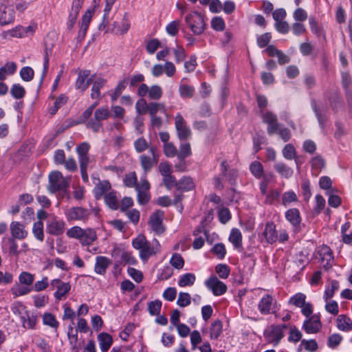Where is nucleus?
I'll list each match as a JSON object with an SVG mask.
<instances>
[{
	"instance_id": "a19ab883",
	"label": "nucleus",
	"mask_w": 352,
	"mask_h": 352,
	"mask_svg": "<svg viewBox=\"0 0 352 352\" xmlns=\"http://www.w3.org/2000/svg\"><path fill=\"white\" fill-rule=\"evenodd\" d=\"M195 185L190 177H184L177 183V187L179 190L189 191L195 188Z\"/></svg>"
},
{
	"instance_id": "8fccbe9b",
	"label": "nucleus",
	"mask_w": 352,
	"mask_h": 352,
	"mask_svg": "<svg viewBox=\"0 0 352 352\" xmlns=\"http://www.w3.org/2000/svg\"><path fill=\"white\" fill-rule=\"evenodd\" d=\"M222 332V323L219 320H216L211 324L210 329V338L217 339Z\"/></svg>"
},
{
	"instance_id": "ddd939ff",
	"label": "nucleus",
	"mask_w": 352,
	"mask_h": 352,
	"mask_svg": "<svg viewBox=\"0 0 352 352\" xmlns=\"http://www.w3.org/2000/svg\"><path fill=\"white\" fill-rule=\"evenodd\" d=\"M303 322L302 329L309 334L316 333L322 328L320 318L318 315H313L309 317Z\"/></svg>"
},
{
	"instance_id": "603ef678",
	"label": "nucleus",
	"mask_w": 352,
	"mask_h": 352,
	"mask_svg": "<svg viewBox=\"0 0 352 352\" xmlns=\"http://www.w3.org/2000/svg\"><path fill=\"white\" fill-rule=\"evenodd\" d=\"M283 157L287 160H294L296 157V151L294 146L291 144H286L282 151Z\"/></svg>"
},
{
	"instance_id": "0eeeda50",
	"label": "nucleus",
	"mask_w": 352,
	"mask_h": 352,
	"mask_svg": "<svg viewBox=\"0 0 352 352\" xmlns=\"http://www.w3.org/2000/svg\"><path fill=\"white\" fill-rule=\"evenodd\" d=\"M14 5L13 1H3L0 5V25H6L14 19Z\"/></svg>"
},
{
	"instance_id": "c756f323",
	"label": "nucleus",
	"mask_w": 352,
	"mask_h": 352,
	"mask_svg": "<svg viewBox=\"0 0 352 352\" xmlns=\"http://www.w3.org/2000/svg\"><path fill=\"white\" fill-rule=\"evenodd\" d=\"M97 239L95 230L91 228L85 229L83 234L80 239V242L82 245H89Z\"/></svg>"
},
{
	"instance_id": "aec40b11",
	"label": "nucleus",
	"mask_w": 352,
	"mask_h": 352,
	"mask_svg": "<svg viewBox=\"0 0 352 352\" xmlns=\"http://www.w3.org/2000/svg\"><path fill=\"white\" fill-rule=\"evenodd\" d=\"M51 286L56 289L54 296L56 299L60 300L70 290V285L62 282L60 279H54L51 282Z\"/></svg>"
},
{
	"instance_id": "7ed1b4c3",
	"label": "nucleus",
	"mask_w": 352,
	"mask_h": 352,
	"mask_svg": "<svg viewBox=\"0 0 352 352\" xmlns=\"http://www.w3.org/2000/svg\"><path fill=\"white\" fill-rule=\"evenodd\" d=\"M185 21L194 34L201 35L205 30V20L199 12H194L186 15Z\"/></svg>"
},
{
	"instance_id": "a878e982",
	"label": "nucleus",
	"mask_w": 352,
	"mask_h": 352,
	"mask_svg": "<svg viewBox=\"0 0 352 352\" xmlns=\"http://www.w3.org/2000/svg\"><path fill=\"white\" fill-rule=\"evenodd\" d=\"M98 342L100 350L102 352H107L113 344L112 337L107 333H100L97 336Z\"/></svg>"
},
{
	"instance_id": "f03ea898",
	"label": "nucleus",
	"mask_w": 352,
	"mask_h": 352,
	"mask_svg": "<svg viewBox=\"0 0 352 352\" xmlns=\"http://www.w3.org/2000/svg\"><path fill=\"white\" fill-rule=\"evenodd\" d=\"M70 177H64L59 171H53L49 175L48 190L54 193L58 190H63L69 186Z\"/></svg>"
},
{
	"instance_id": "5701e85b",
	"label": "nucleus",
	"mask_w": 352,
	"mask_h": 352,
	"mask_svg": "<svg viewBox=\"0 0 352 352\" xmlns=\"http://www.w3.org/2000/svg\"><path fill=\"white\" fill-rule=\"evenodd\" d=\"M90 72L89 70L81 71L79 72L76 82V88L81 91H85L90 84L91 79L89 78Z\"/></svg>"
},
{
	"instance_id": "052dcab7",
	"label": "nucleus",
	"mask_w": 352,
	"mask_h": 352,
	"mask_svg": "<svg viewBox=\"0 0 352 352\" xmlns=\"http://www.w3.org/2000/svg\"><path fill=\"white\" fill-rule=\"evenodd\" d=\"M43 322L45 325H48L52 328H56L58 326V322L55 316L50 313H45L43 316Z\"/></svg>"
},
{
	"instance_id": "6e6d98bb",
	"label": "nucleus",
	"mask_w": 352,
	"mask_h": 352,
	"mask_svg": "<svg viewBox=\"0 0 352 352\" xmlns=\"http://www.w3.org/2000/svg\"><path fill=\"white\" fill-rule=\"evenodd\" d=\"M191 153L190 144V143L186 142L180 145L177 157L179 160H184L186 157L190 156Z\"/></svg>"
},
{
	"instance_id": "423d86ee",
	"label": "nucleus",
	"mask_w": 352,
	"mask_h": 352,
	"mask_svg": "<svg viewBox=\"0 0 352 352\" xmlns=\"http://www.w3.org/2000/svg\"><path fill=\"white\" fill-rule=\"evenodd\" d=\"M289 303L296 307L301 309L302 314L309 317L312 315L313 307L309 302H306V296L302 293H297L292 296L289 300Z\"/></svg>"
},
{
	"instance_id": "4be33fe9",
	"label": "nucleus",
	"mask_w": 352,
	"mask_h": 352,
	"mask_svg": "<svg viewBox=\"0 0 352 352\" xmlns=\"http://www.w3.org/2000/svg\"><path fill=\"white\" fill-rule=\"evenodd\" d=\"M130 21L126 14L120 21H114L111 31L116 34H124L130 28Z\"/></svg>"
},
{
	"instance_id": "6ab92c4d",
	"label": "nucleus",
	"mask_w": 352,
	"mask_h": 352,
	"mask_svg": "<svg viewBox=\"0 0 352 352\" xmlns=\"http://www.w3.org/2000/svg\"><path fill=\"white\" fill-rule=\"evenodd\" d=\"M263 120L267 124V133L270 135L275 133L278 129L276 116L271 111L263 114Z\"/></svg>"
},
{
	"instance_id": "7c9ffc66",
	"label": "nucleus",
	"mask_w": 352,
	"mask_h": 352,
	"mask_svg": "<svg viewBox=\"0 0 352 352\" xmlns=\"http://www.w3.org/2000/svg\"><path fill=\"white\" fill-rule=\"evenodd\" d=\"M10 230L13 237L22 239L27 236V232L25 230L23 225L17 221H13L10 224Z\"/></svg>"
},
{
	"instance_id": "09e8293b",
	"label": "nucleus",
	"mask_w": 352,
	"mask_h": 352,
	"mask_svg": "<svg viewBox=\"0 0 352 352\" xmlns=\"http://www.w3.org/2000/svg\"><path fill=\"white\" fill-rule=\"evenodd\" d=\"M302 334L301 331L296 327L292 326L289 329L288 341L290 342L297 343L302 338Z\"/></svg>"
},
{
	"instance_id": "4d7b16f0",
	"label": "nucleus",
	"mask_w": 352,
	"mask_h": 352,
	"mask_svg": "<svg viewBox=\"0 0 352 352\" xmlns=\"http://www.w3.org/2000/svg\"><path fill=\"white\" fill-rule=\"evenodd\" d=\"M324 301L326 302L325 310L332 315H338V314L339 313L338 303L336 300L331 299Z\"/></svg>"
},
{
	"instance_id": "de8ad7c7",
	"label": "nucleus",
	"mask_w": 352,
	"mask_h": 352,
	"mask_svg": "<svg viewBox=\"0 0 352 352\" xmlns=\"http://www.w3.org/2000/svg\"><path fill=\"white\" fill-rule=\"evenodd\" d=\"M10 94L15 99H21L25 96V90L21 85L14 84L10 89Z\"/></svg>"
},
{
	"instance_id": "473e14b6",
	"label": "nucleus",
	"mask_w": 352,
	"mask_h": 352,
	"mask_svg": "<svg viewBox=\"0 0 352 352\" xmlns=\"http://www.w3.org/2000/svg\"><path fill=\"white\" fill-rule=\"evenodd\" d=\"M229 241L234 245V248L239 249L242 246V234L237 228H233L229 236Z\"/></svg>"
},
{
	"instance_id": "69168bd1",
	"label": "nucleus",
	"mask_w": 352,
	"mask_h": 352,
	"mask_svg": "<svg viewBox=\"0 0 352 352\" xmlns=\"http://www.w3.org/2000/svg\"><path fill=\"white\" fill-rule=\"evenodd\" d=\"M251 173L257 178H260L263 173L262 164L259 162H254L250 164Z\"/></svg>"
},
{
	"instance_id": "f704fd0d",
	"label": "nucleus",
	"mask_w": 352,
	"mask_h": 352,
	"mask_svg": "<svg viewBox=\"0 0 352 352\" xmlns=\"http://www.w3.org/2000/svg\"><path fill=\"white\" fill-rule=\"evenodd\" d=\"M285 217L293 226H298L301 221L300 212L296 208L288 210L285 213Z\"/></svg>"
},
{
	"instance_id": "f257e3e1",
	"label": "nucleus",
	"mask_w": 352,
	"mask_h": 352,
	"mask_svg": "<svg viewBox=\"0 0 352 352\" xmlns=\"http://www.w3.org/2000/svg\"><path fill=\"white\" fill-rule=\"evenodd\" d=\"M133 246L139 250V256L142 261H147L151 256L160 252V245L157 240L149 242L144 235H138L133 240Z\"/></svg>"
},
{
	"instance_id": "9d476101",
	"label": "nucleus",
	"mask_w": 352,
	"mask_h": 352,
	"mask_svg": "<svg viewBox=\"0 0 352 352\" xmlns=\"http://www.w3.org/2000/svg\"><path fill=\"white\" fill-rule=\"evenodd\" d=\"M135 190L138 193V201L140 205L146 204L150 200V184L145 179L142 178L136 185Z\"/></svg>"
},
{
	"instance_id": "0e129e2a",
	"label": "nucleus",
	"mask_w": 352,
	"mask_h": 352,
	"mask_svg": "<svg viewBox=\"0 0 352 352\" xmlns=\"http://www.w3.org/2000/svg\"><path fill=\"white\" fill-rule=\"evenodd\" d=\"M84 230L79 226H74L67 231V236L71 239H76L80 240Z\"/></svg>"
},
{
	"instance_id": "3c124183",
	"label": "nucleus",
	"mask_w": 352,
	"mask_h": 352,
	"mask_svg": "<svg viewBox=\"0 0 352 352\" xmlns=\"http://www.w3.org/2000/svg\"><path fill=\"white\" fill-rule=\"evenodd\" d=\"M32 232L34 236L40 241H43L44 239L43 224L41 221L34 223Z\"/></svg>"
},
{
	"instance_id": "e433bc0d",
	"label": "nucleus",
	"mask_w": 352,
	"mask_h": 352,
	"mask_svg": "<svg viewBox=\"0 0 352 352\" xmlns=\"http://www.w3.org/2000/svg\"><path fill=\"white\" fill-rule=\"evenodd\" d=\"M106 80L102 78H98L95 80L94 82L92 88H91V97L93 99L99 98L100 96V90L101 88H102L104 85L106 84Z\"/></svg>"
},
{
	"instance_id": "13d9d810",
	"label": "nucleus",
	"mask_w": 352,
	"mask_h": 352,
	"mask_svg": "<svg viewBox=\"0 0 352 352\" xmlns=\"http://www.w3.org/2000/svg\"><path fill=\"white\" fill-rule=\"evenodd\" d=\"M298 201V197L296 194L292 190L287 191L283 194L282 201L283 204L287 206L293 202Z\"/></svg>"
},
{
	"instance_id": "2f4dec72",
	"label": "nucleus",
	"mask_w": 352,
	"mask_h": 352,
	"mask_svg": "<svg viewBox=\"0 0 352 352\" xmlns=\"http://www.w3.org/2000/svg\"><path fill=\"white\" fill-rule=\"evenodd\" d=\"M22 26L17 25L12 29L3 31L1 34V36L2 38L6 40H10L12 38H22Z\"/></svg>"
},
{
	"instance_id": "49530a36",
	"label": "nucleus",
	"mask_w": 352,
	"mask_h": 352,
	"mask_svg": "<svg viewBox=\"0 0 352 352\" xmlns=\"http://www.w3.org/2000/svg\"><path fill=\"white\" fill-rule=\"evenodd\" d=\"M179 95L183 98H190L194 95L195 89L192 86L182 84L179 88Z\"/></svg>"
},
{
	"instance_id": "f8f14e48",
	"label": "nucleus",
	"mask_w": 352,
	"mask_h": 352,
	"mask_svg": "<svg viewBox=\"0 0 352 352\" xmlns=\"http://www.w3.org/2000/svg\"><path fill=\"white\" fill-rule=\"evenodd\" d=\"M149 152L151 153L150 156L146 155H141L140 156V165L145 173L149 172L158 162L156 149L152 146L150 148Z\"/></svg>"
},
{
	"instance_id": "393cba45",
	"label": "nucleus",
	"mask_w": 352,
	"mask_h": 352,
	"mask_svg": "<svg viewBox=\"0 0 352 352\" xmlns=\"http://www.w3.org/2000/svg\"><path fill=\"white\" fill-rule=\"evenodd\" d=\"M110 263L111 261L107 257L102 256H97L94 266L95 272L98 274H104Z\"/></svg>"
},
{
	"instance_id": "39448f33",
	"label": "nucleus",
	"mask_w": 352,
	"mask_h": 352,
	"mask_svg": "<svg viewBox=\"0 0 352 352\" xmlns=\"http://www.w3.org/2000/svg\"><path fill=\"white\" fill-rule=\"evenodd\" d=\"M111 116V113L107 106L97 109L91 118L87 123V126L93 131L98 132L102 127V122L107 120Z\"/></svg>"
},
{
	"instance_id": "5fc2aeb1",
	"label": "nucleus",
	"mask_w": 352,
	"mask_h": 352,
	"mask_svg": "<svg viewBox=\"0 0 352 352\" xmlns=\"http://www.w3.org/2000/svg\"><path fill=\"white\" fill-rule=\"evenodd\" d=\"M148 142L143 138H140L134 142V148L138 153H142L151 148Z\"/></svg>"
},
{
	"instance_id": "6e6552de",
	"label": "nucleus",
	"mask_w": 352,
	"mask_h": 352,
	"mask_svg": "<svg viewBox=\"0 0 352 352\" xmlns=\"http://www.w3.org/2000/svg\"><path fill=\"white\" fill-rule=\"evenodd\" d=\"M137 93L141 97L148 95V97L151 100H159L162 96L163 89L158 85L148 87L147 85L142 83L138 87Z\"/></svg>"
},
{
	"instance_id": "338daca9",
	"label": "nucleus",
	"mask_w": 352,
	"mask_h": 352,
	"mask_svg": "<svg viewBox=\"0 0 352 352\" xmlns=\"http://www.w3.org/2000/svg\"><path fill=\"white\" fill-rule=\"evenodd\" d=\"M215 272L221 278H227L230 275V268L226 264H218L215 267Z\"/></svg>"
},
{
	"instance_id": "2eb2a0df",
	"label": "nucleus",
	"mask_w": 352,
	"mask_h": 352,
	"mask_svg": "<svg viewBox=\"0 0 352 352\" xmlns=\"http://www.w3.org/2000/svg\"><path fill=\"white\" fill-rule=\"evenodd\" d=\"M65 230V223L64 221L54 218L48 221L46 226V232L54 236L61 235Z\"/></svg>"
},
{
	"instance_id": "c9c22d12",
	"label": "nucleus",
	"mask_w": 352,
	"mask_h": 352,
	"mask_svg": "<svg viewBox=\"0 0 352 352\" xmlns=\"http://www.w3.org/2000/svg\"><path fill=\"white\" fill-rule=\"evenodd\" d=\"M16 69L14 63H7L0 68V81L5 80L8 76L12 75Z\"/></svg>"
},
{
	"instance_id": "cd10ccee",
	"label": "nucleus",
	"mask_w": 352,
	"mask_h": 352,
	"mask_svg": "<svg viewBox=\"0 0 352 352\" xmlns=\"http://www.w3.org/2000/svg\"><path fill=\"white\" fill-rule=\"evenodd\" d=\"M20 320L22 326L25 329H34L37 322L36 316L28 311L20 318Z\"/></svg>"
},
{
	"instance_id": "4468645a",
	"label": "nucleus",
	"mask_w": 352,
	"mask_h": 352,
	"mask_svg": "<svg viewBox=\"0 0 352 352\" xmlns=\"http://www.w3.org/2000/svg\"><path fill=\"white\" fill-rule=\"evenodd\" d=\"M318 256L323 263L324 268L329 269L332 266L333 256V252L329 246L323 245L319 247L318 250Z\"/></svg>"
},
{
	"instance_id": "774afa93",
	"label": "nucleus",
	"mask_w": 352,
	"mask_h": 352,
	"mask_svg": "<svg viewBox=\"0 0 352 352\" xmlns=\"http://www.w3.org/2000/svg\"><path fill=\"white\" fill-rule=\"evenodd\" d=\"M301 344L309 352H315L318 349V344L315 340H302Z\"/></svg>"
},
{
	"instance_id": "ea45409f",
	"label": "nucleus",
	"mask_w": 352,
	"mask_h": 352,
	"mask_svg": "<svg viewBox=\"0 0 352 352\" xmlns=\"http://www.w3.org/2000/svg\"><path fill=\"white\" fill-rule=\"evenodd\" d=\"M10 291L14 297H18L29 294L32 289L21 284L16 283L12 286Z\"/></svg>"
},
{
	"instance_id": "1a4fd4ad",
	"label": "nucleus",
	"mask_w": 352,
	"mask_h": 352,
	"mask_svg": "<svg viewBox=\"0 0 352 352\" xmlns=\"http://www.w3.org/2000/svg\"><path fill=\"white\" fill-rule=\"evenodd\" d=\"M175 126L179 140H184L190 138L191 130L187 126L186 120L180 113H177L175 118Z\"/></svg>"
},
{
	"instance_id": "9b49d317",
	"label": "nucleus",
	"mask_w": 352,
	"mask_h": 352,
	"mask_svg": "<svg viewBox=\"0 0 352 352\" xmlns=\"http://www.w3.org/2000/svg\"><path fill=\"white\" fill-rule=\"evenodd\" d=\"M206 287L210 290L214 296H221L227 291V286L216 276H210L204 283Z\"/></svg>"
},
{
	"instance_id": "b1692460",
	"label": "nucleus",
	"mask_w": 352,
	"mask_h": 352,
	"mask_svg": "<svg viewBox=\"0 0 352 352\" xmlns=\"http://www.w3.org/2000/svg\"><path fill=\"white\" fill-rule=\"evenodd\" d=\"M263 236L269 243H273L275 242L278 236L276 231L275 225L272 222H268L265 225L264 232H263Z\"/></svg>"
},
{
	"instance_id": "bf43d9fd",
	"label": "nucleus",
	"mask_w": 352,
	"mask_h": 352,
	"mask_svg": "<svg viewBox=\"0 0 352 352\" xmlns=\"http://www.w3.org/2000/svg\"><path fill=\"white\" fill-rule=\"evenodd\" d=\"M137 176L135 172H131L124 175L123 179L124 184L129 188L135 187L137 184Z\"/></svg>"
},
{
	"instance_id": "c85d7f7f",
	"label": "nucleus",
	"mask_w": 352,
	"mask_h": 352,
	"mask_svg": "<svg viewBox=\"0 0 352 352\" xmlns=\"http://www.w3.org/2000/svg\"><path fill=\"white\" fill-rule=\"evenodd\" d=\"M337 327L342 331L348 332L352 329V320L345 315H340L336 319Z\"/></svg>"
},
{
	"instance_id": "a18cd8bd",
	"label": "nucleus",
	"mask_w": 352,
	"mask_h": 352,
	"mask_svg": "<svg viewBox=\"0 0 352 352\" xmlns=\"http://www.w3.org/2000/svg\"><path fill=\"white\" fill-rule=\"evenodd\" d=\"M180 21L174 20L167 24L166 26V32L170 36H176L180 28Z\"/></svg>"
},
{
	"instance_id": "bb28decb",
	"label": "nucleus",
	"mask_w": 352,
	"mask_h": 352,
	"mask_svg": "<svg viewBox=\"0 0 352 352\" xmlns=\"http://www.w3.org/2000/svg\"><path fill=\"white\" fill-rule=\"evenodd\" d=\"M111 184L107 181L99 182L94 189V193L96 199H99L102 197H105V194L109 192L111 190Z\"/></svg>"
},
{
	"instance_id": "4c0bfd02",
	"label": "nucleus",
	"mask_w": 352,
	"mask_h": 352,
	"mask_svg": "<svg viewBox=\"0 0 352 352\" xmlns=\"http://www.w3.org/2000/svg\"><path fill=\"white\" fill-rule=\"evenodd\" d=\"M339 289V283L337 280H333L329 283V285L326 287L323 299L324 300H327L331 299L333 296L335 292Z\"/></svg>"
},
{
	"instance_id": "72a5a7b5",
	"label": "nucleus",
	"mask_w": 352,
	"mask_h": 352,
	"mask_svg": "<svg viewBox=\"0 0 352 352\" xmlns=\"http://www.w3.org/2000/svg\"><path fill=\"white\" fill-rule=\"evenodd\" d=\"M274 169L280 176L287 179L291 177L294 173L293 169L283 162L276 163Z\"/></svg>"
},
{
	"instance_id": "864d4df0",
	"label": "nucleus",
	"mask_w": 352,
	"mask_h": 352,
	"mask_svg": "<svg viewBox=\"0 0 352 352\" xmlns=\"http://www.w3.org/2000/svg\"><path fill=\"white\" fill-rule=\"evenodd\" d=\"M169 262L170 264L177 270H182L184 265V258L177 253H175L172 255Z\"/></svg>"
},
{
	"instance_id": "c03bdc74",
	"label": "nucleus",
	"mask_w": 352,
	"mask_h": 352,
	"mask_svg": "<svg viewBox=\"0 0 352 352\" xmlns=\"http://www.w3.org/2000/svg\"><path fill=\"white\" fill-rule=\"evenodd\" d=\"M311 164L313 171L316 175L324 167V160L321 156H316L311 160Z\"/></svg>"
},
{
	"instance_id": "dca6fc26",
	"label": "nucleus",
	"mask_w": 352,
	"mask_h": 352,
	"mask_svg": "<svg viewBox=\"0 0 352 352\" xmlns=\"http://www.w3.org/2000/svg\"><path fill=\"white\" fill-rule=\"evenodd\" d=\"M163 218L164 212L160 210L155 211L150 217L148 224L156 234H162L164 230L162 225Z\"/></svg>"
},
{
	"instance_id": "412c9836",
	"label": "nucleus",
	"mask_w": 352,
	"mask_h": 352,
	"mask_svg": "<svg viewBox=\"0 0 352 352\" xmlns=\"http://www.w3.org/2000/svg\"><path fill=\"white\" fill-rule=\"evenodd\" d=\"M68 220L80 221L85 220L89 217V212L87 210L80 207H74L68 210L66 213Z\"/></svg>"
},
{
	"instance_id": "a211bd4d",
	"label": "nucleus",
	"mask_w": 352,
	"mask_h": 352,
	"mask_svg": "<svg viewBox=\"0 0 352 352\" xmlns=\"http://www.w3.org/2000/svg\"><path fill=\"white\" fill-rule=\"evenodd\" d=\"M275 305V300L271 295L266 294L262 297L258 305V309L261 314L266 315L271 313Z\"/></svg>"
},
{
	"instance_id": "680f3d73",
	"label": "nucleus",
	"mask_w": 352,
	"mask_h": 352,
	"mask_svg": "<svg viewBox=\"0 0 352 352\" xmlns=\"http://www.w3.org/2000/svg\"><path fill=\"white\" fill-rule=\"evenodd\" d=\"M158 111L165 112V106L163 104L156 102L148 104V112L151 116H156Z\"/></svg>"
},
{
	"instance_id": "e2e57ef3",
	"label": "nucleus",
	"mask_w": 352,
	"mask_h": 352,
	"mask_svg": "<svg viewBox=\"0 0 352 352\" xmlns=\"http://www.w3.org/2000/svg\"><path fill=\"white\" fill-rule=\"evenodd\" d=\"M162 307V302L159 300H153L148 304V310L152 316L158 315Z\"/></svg>"
},
{
	"instance_id": "20e7f679",
	"label": "nucleus",
	"mask_w": 352,
	"mask_h": 352,
	"mask_svg": "<svg viewBox=\"0 0 352 352\" xmlns=\"http://www.w3.org/2000/svg\"><path fill=\"white\" fill-rule=\"evenodd\" d=\"M285 324L271 325L264 331V338L267 342L274 346H277L285 336Z\"/></svg>"
},
{
	"instance_id": "f3484780",
	"label": "nucleus",
	"mask_w": 352,
	"mask_h": 352,
	"mask_svg": "<svg viewBox=\"0 0 352 352\" xmlns=\"http://www.w3.org/2000/svg\"><path fill=\"white\" fill-rule=\"evenodd\" d=\"M94 10V8L88 9L82 16L78 34V39L82 40L85 37Z\"/></svg>"
},
{
	"instance_id": "58836bf2",
	"label": "nucleus",
	"mask_w": 352,
	"mask_h": 352,
	"mask_svg": "<svg viewBox=\"0 0 352 352\" xmlns=\"http://www.w3.org/2000/svg\"><path fill=\"white\" fill-rule=\"evenodd\" d=\"M196 276L192 273H186L182 275L178 280V285L181 287L192 286L195 282Z\"/></svg>"
},
{
	"instance_id": "79ce46f5",
	"label": "nucleus",
	"mask_w": 352,
	"mask_h": 352,
	"mask_svg": "<svg viewBox=\"0 0 352 352\" xmlns=\"http://www.w3.org/2000/svg\"><path fill=\"white\" fill-rule=\"evenodd\" d=\"M104 201L109 208L112 209H117L118 207V198L116 192L111 190L107 194H105L104 197Z\"/></svg>"
},
{
	"instance_id": "37998d69",
	"label": "nucleus",
	"mask_w": 352,
	"mask_h": 352,
	"mask_svg": "<svg viewBox=\"0 0 352 352\" xmlns=\"http://www.w3.org/2000/svg\"><path fill=\"white\" fill-rule=\"evenodd\" d=\"M34 280V275L28 272H22L19 276V283L28 287L31 286Z\"/></svg>"
}]
</instances>
